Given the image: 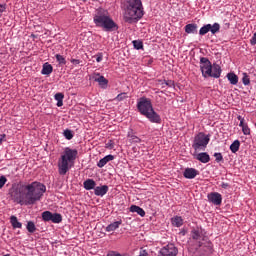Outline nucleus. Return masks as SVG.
I'll return each mask as SVG.
<instances>
[{
    "label": "nucleus",
    "instance_id": "obj_52",
    "mask_svg": "<svg viewBox=\"0 0 256 256\" xmlns=\"http://www.w3.org/2000/svg\"><path fill=\"white\" fill-rule=\"evenodd\" d=\"M148 255V253H147V251H142L140 254H139V256H147Z\"/></svg>",
    "mask_w": 256,
    "mask_h": 256
},
{
    "label": "nucleus",
    "instance_id": "obj_38",
    "mask_svg": "<svg viewBox=\"0 0 256 256\" xmlns=\"http://www.w3.org/2000/svg\"><path fill=\"white\" fill-rule=\"evenodd\" d=\"M106 149H115V142L113 140H108L105 143Z\"/></svg>",
    "mask_w": 256,
    "mask_h": 256
},
{
    "label": "nucleus",
    "instance_id": "obj_40",
    "mask_svg": "<svg viewBox=\"0 0 256 256\" xmlns=\"http://www.w3.org/2000/svg\"><path fill=\"white\" fill-rule=\"evenodd\" d=\"M5 183H7V178L5 176L0 177V189H3L5 186Z\"/></svg>",
    "mask_w": 256,
    "mask_h": 256
},
{
    "label": "nucleus",
    "instance_id": "obj_24",
    "mask_svg": "<svg viewBox=\"0 0 256 256\" xmlns=\"http://www.w3.org/2000/svg\"><path fill=\"white\" fill-rule=\"evenodd\" d=\"M122 221H116V222H113L111 224H109L107 227H106V231L108 233H111V231H115L116 229H119V225H121Z\"/></svg>",
    "mask_w": 256,
    "mask_h": 256
},
{
    "label": "nucleus",
    "instance_id": "obj_14",
    "mask_svg": "<svg viewBox=\"0 0 256 256\" xmlns=\"http://www.w3.org/2000/svg\"><path fill=\"white\" fill-rule=\"evenodd\" d=\"M199 175V170L195 168H185L183 171V177L185 179H195Z\"/></svg>",
    "mask_w": 256,
    "mask_h": 256
},
{
    "label": "nucleus",
    "instance_id": "obj_18",
    "mask_svg": "<svg viewBox=\"0 0 256 256\" xmlns=\"http://www.w3.org/2000/svg\"><path fill=\"white\" fill-rule=\"evenodd\" d=\"M83 185H84V189H86V191H91V189L96 188L97 182H95V180H93V179H87L86 181H84Z\"/></svg>",
    "mask_w": 256,
    "mask_h": 256
},
{
    "label": "nucleus",
    "instance_id": "obj_45",
    "mask_svg": "<svg viewBox=\"0 0 256 256\" xmlns=\"http://www.w3.org/2000/svg\"><path fill=\"white\" fill-rule=\"evenodd\" d=\"M250 45H256V32L253 34L252 38L250 39Z\"/></svg>",
    "mask_w": 256,
    "mask_h": 256
},
{
    "label": "nucleus",
    "instance_id": "obj_41",
    "mask_svg": "<svg viewBox=\"0 0 256 256\" xmlns=\"http://www.w3.org/2000/svg\"><path fill=\"white\" fill-rule=\"evenodd\" d=\"M7 11V5L5 4H0V17H3V13Z\"/></svg>",
    "mask_w": 256,
    "mask_h": 256
},
{
    "label": "nucleus",
    "instance_id": "obj_4",
    "mask_svg": "<svg viewBox=\"0 0 256 256\" xmlns=\"http://www.w3.org/2000/svg\"><path fill=\"white\" fill-rule=\"evenodd\" d=\"M137 109L141 115H144L151 123H161V116L153 109V104H151L150 99L145 97L140 98L137 103Z\"/></svg>",
    "mask_w": 256,
    "mask_h": 256
},
{
    "label": "nucleus",
    "instance_id": "obj_6",
    "mask_svg": "<svg viewBox=\"0 0 256 256\" xmlns=\"http://www.w3.org/2000/svg\"><path fill=\"white\" fill-rule=\"evenodd\" d=\"M200 70L202 73V77L207 79L209 75H211V71H213V64H211V61H209V58L207 57H201L200 58Z\"/></svg>",
    "mask_w": 256,
    "mask_h": 256
},
{
    "label": "nucleus",
    "instance_id": "obj_25",
    "mask_svg": "<svg viewBox=\"0 0 256 256\" xmlns=\"http://www.w3.org/2000/svg\"><path fill=\"white\" fill-rule=\"evenodd\" d=\"M185 32L188 34H196L197 33V24H187L185 26Z\"/></svg>",
    "mask_w": 256,
    "mask_h": 256
},
{
    "label": "nucleus",
    "instance_id": "obj_51",
    "mask_svg": "<svg viewBox=\"0 0 256 256\" xmlns=\"http://www.w3.org/2000/svg\"><path fill=\"white\" fill-rule=\"evenodd\" d=\"M166 85H168V87H171V85H173V81L168 80L165 82Z\"/></svg>",
    "mask_w": 256,
    "mask_h": 256
},
{
    "label": "nucleus",
    "instance_id": "obj_50",
    "mask_svg": "<svg viewBox=\"0 0 256 256\" xmlns=\"http://www.w3.org/2000/svg\"><path fill=\"white\" fill-rule=\"evenodd\" d=\"M247 124L245 123V120L240 121L239 127H245Z\"/></svg>",
    "mask_w": 256,
    "mask_h": 256
},
{
    "label": "nucleus",
    "instance_id": "obj_30",
    "mask_svg": "<svg viewBox=\"0 0 256 256\" xmlns=\"http://www.w3.org/2000/svg\"><path fill=\"white\" fill-rule=\"evenodd\" d=\"M239 147H241V142L239 140H235L230 145V151H232V153H237V151H239Z\"/></svg>",
    "mask_w": 256,
    "mask_h": 256
},
{
    "label": "nucleus",
    "instance_id": "obj_5",
    "mask_svg": "<svg viewBox=\"0 0 256 256\" xmlns=\"http://www.w3.org/2000/svg\"><path fill=\"white\" fill-rule=\"evenodd\" d=\"M209 135H205L203 132H199L193 140L192 148L195 151H205L207 149V145H209Z\"/></svg>",
    "mask_w": 256,
    "mask_h": 256
},
{
    "label": "nucleus",
    "instance_id": "obj_17",
    "mask_svg": "<svg viewBox=\"0 0 256 256\" xmlns=\"http://www.w3.org/2000/svg\"><path fill=\"white\" fill-rule=\"evenodd\" d=\"M191 237L194 241H198V245H199V243H201V241H205V236H203V234H201V231H199V229L192 230Z\"/></svg>",
    "mask_w": 256,
    "mask_h": 256
},
{
    "label": "nucleus",
    "instance_id": "obj_49",
    "mask_svg": "<svg viewBox=\"0 0 256 256\" xmlns=\"http://www.w3.org/2000/svg\"><path fill=\"white\" fill-rule=\"evenodd\" d=\"M221 187H222V189H227V187H229V184L223 182V183L221 184Z\"/></svg>",
    "mask_w": 256,
    "mask_h": 256
},
{
    "label": "nucleus",
    "instance_id": "obj_36",
    "mask_svg": "<svg viewBox=\"0 0 256 256\" xmlns=\"http://www.w3.org/2000/svg\"><path fill=\"white\" fill-rule=\"evenodd\" d=\"M127 99V93L123 92L118 94L115 98L114 101H125Z\"/></svg>",
    "mask_w": 256,
    "mask_h": 256
},
{
    "label": "nucleus",
    "instance_id": "obj_29",
    "mask_svg": "<svg viewBox=\"0 0 256 256\" xmlns=\"http://www.w3.org/2000/svg\"><path fill=\"white\" fill-rule=\"evenodd\" d=\"M50 221H52V223H61V221H63V216L59 213H52Z\"/></svg>",
    "mask_w": 256,
    "mask_h": 256
},
{
    "label": "nucleus",
    "instance_id": "obj_48",
    "mask_svg": "<svg viewBox=\"0 0 256 256\" xmlns=\"http://www.w3.org/2000/svg\"><path fill=\"white\" fill-rule=\"evenodd\" d=\"M5 137H7V135H5V134L1 135V137H0V145H1V143H3V141H5Z\"/></svg>",
    "mask_w": 256,
    "mask_h": 256
},
{
    "label": "nucleus",
    "instance_id": "obj_35",
    "mask_svg": "<svg viewBox=\"0 0 256 256\" xmlns=\"http://www.w3.org/2000/svg\"><path fill=\"white\" fill-rule=\"evenodd\" d=\"M242 83L243 85H246V86L251 84V80L249 78V75H247V73H243Z\"/></svg>",
    "mask_w": 256,
    "mask_h": 256
},
{
    "label": "nucleus",
    "instance_id": "obj_15",
    "mask_svg": "<svg viewBox=\"0 0 256 256\" xmlns=\"http://www.w3.org/2000/svg\"><path fill=\"white\" fill-rule=\"evenodd\" d=\"M108 191L109 186L107 185L97 186L96 188H94V195H96V197H103L107 195Z\"/></svg>",
    "mask_w": 256,
    "mask_h": 256
},
{
    "label": "nucleus",
    "instance_id": "obj_31",
    "mask_svg": "<svg viewBox=\"0 0 256 256\" xmlns=\"http://www.w3.org/2000/svg\"><path fill=\"white\" fill-rule=\"evenodd\" d=\"M26 229L28 233H35V231H37V227L35 226V223L33 221H29L27 223Z\"/></svg>",
    "mask_w": 256,
    "mask_h": 256
},
{
    "label": "nucleus",
    "instance_id": "obj_27",
    "mask_svg": "<svg viewBox=\"0 0 256 256\" xmlns=\"http://www.w3.org/2000/svg\"><path fill=\"white\" fill-rule=\"evenodd\" d=\"M54 99L57 101V107H63V99H65L63 93H56Z\"/></svg>",
    "mask_w": 256,
    "mask_h": 256
},
{
    "label": "nucleus",
    "instance_id": "obj_55",
    "mask_svg": "<svg viewBox=\"0 0 256 256\" xmlns=\"http://www.w3.org/2000/svg\"><path fill=\"white\" fill-rule=\"evenodd\" d=\"M81 1H83L85 3V1H87V0H81Z\"/></svg>",
    "mask_w": 256,
    "mask_h": 256
},
{
    "label": "nucleus",
    "instance_id": "obj_20",
    "mask_svg": "<svg viewBox=\"0 0 256 256\" xmlns=\"http://www.w3.org/2000/svg\"><path fill=\"white\" fill-rule=\"evenodd\" d=\"M226 77L231 85H237L239 83V76H237L234 72L228 73Z\"/></svg>",
    "mask_w": 256,
    "mask_h": 256
},
{
    "label": "nucleus",
    "instance_id": "obj_37",
    "mask_svg": "<svg viewBox=\"0 0 256 256\" xmlns=\"http://www.w3.org/2000/svg\"><path fill=\"white\" fill-rule=\"evenodd\" d=\"M55 57L60 65H65L67 63V61L65 60V57H63L62 55L56 54Z\"/></svg>",
    "mask_w": 256,
    "mask_h": 256
},
{
    "label": "nucleus",
    "instance_id": "obj_1",
    "mask_svg": "<svg viewBox=\"0 0 256 256\" xmlns=\"http://www.w3.org/2000/svg\"><path fill=\"white\" fill-rule=\"evenodd\" d=\"M47 191V187L41 182H32L27 185H20L10 190L12 199L20 205H35L41 201V197Z\"/></svg>",
    "mask_w": 256,
    "mask_h": 256
},
{
    "label": "nucleus",
    "instance_id": "obj_10",
    "mask_svg": "<svg viewBox=\"0 0 256 256\" xmlns=\"http://www.w3.org/2000/svg\"><path fill=\"white\" fill-rule=\"evenodd\" d=\"M178 253L179 250L175 245L168 244L159 251L158 256H177Z\"/></svg>",
    "mask_w": 256,
    "mask_h": 256
},
{
    "label": "nucleus",
    "instance_id": "obj_16",
    "mask_svg": "<svg viewBox=\"0 0 256 256\" xmlns=\"http://www.w3.org/2000/svg\"><path fill=\"white\" fill-rule=\"evenodd\" d=\"M128 143L130 145H137V143H141V138H139L135 133H133V130H130L127 134Z\"/></svg>",
    "mask_w": 256,
    "mask_h": 256
},
{
    "label": "nucleus",
    "instance_id": "obj_28",
    "mask_svg": "<svg viewBox=\"0 0 256 256\" xmlns=\"http://www.w3.org/2000/svg\"><path fill=\"white\" fill-rule=\"evenodd\" d=\"M195 159H197V161H209L210 157H209V154H207V152H202V153L196 154Z\"/></svg>",
    "mask_w": 256,
    "mask_h": 256
},
{
    "label": "nucleus",
    "instance_id": "obj_53",
    "mask_svg": "<svg viewBox=\"0 0 256 256\" xmlns=\"http://www.w3.org/2000/svg\"><path fill=\"white\" fill-rule=\"evenodd\" d=\"M238 121H245V118H242L241 116L237 117Z\"/></svg>",
    "mask_w": 256,
    "mask_h": 256
},
{
    "label": "nucleus",
    "instance_id": "obj_39",
    "mask_svg": "<svg viewBox=\"0 0 256 256\" xmlns=\"http://www.w3.org/2000/svg\"><path fill=\"white\" fill-rule=\"evenodd\" d=\"M242 132H243L245 135H251V129L249 128V126H248L247 124L242 127Z\"/></svg>",
    "mask_w": 256,
    "mask_h": 256
},
{
    "label": "nucleus",
    "instance_id": "obj_22",
    "mask_svg": "<svg viewBox=\"0 0 256 256\" xmlns=\"http://www.w3.org/2000/svg\"><path fill=\"white\" fill-rule=\"evenodd\" d=\"M94 81L99 83L100 87H107L109 80H107L104 76H100L97 74V77L94 78Z\"/></svg>",
    "mask_w": 256,
    "mask_h": 256
},
{
    "label": "nucleus",
    "instance_id": "obj_44",
    "mask_svg": "<svg viewBox=\"0 0 256 256\" xmlns=\"http://www.w3.org/2000/svg\"><path fill=\"white\" fill-rule=\"evenodd\" d=\"M214 157L216 161H221L223 159V155L221 153H214Z\"/></svg>",
    "mask_w": 256,
    "mask_h": 256
},
{
    "label": "nucleus",
    "instance_id": "obj_21",
    "mask_svg": "<svg viewBox=\"0 0 256 256\" xmlns=\"http://www.w3.org/2000/svg\"><path fill=\"white\" fill-rule=\"evenodd\" d=\"M130 213H137L140 217H145V210L137 205L130 206Z\"/></svg>",
    "mask_w": 256,
    "mask_h": 256
},
{
    "label": "nucleus",
    "instance_id": "obj_54",
    "mask_svg": "<svg viewBox=\"0 0 256 256\" xmlns=\"http://www.w3.org/2000/svg\"><path fill=\"white\" fill-rule=\"evenodd\" d=\"M202 163H207V161H202Z\"/></svg>",
    "mask_w": 256,
    "mask_h": 256
},
{
    "label": "nucleus",
    "instance_id": "obj_12",
    "mask_svg": "<svg viewBox=\"0 0 256 256\" xmlns=\"http://www.w3.org/2000/svg\"><path fill=\"white\" fill-rule=\"evenodd\" d=\"M208 201L213 205H221L223 203V196L218 192H211L208 194Z\"/></svg>",
    "mask_w": 256,
    "mask_h": 256
},
{
    "label": "nucleus",
    "instance_id": "obj_43",
    "mask_svg": "<svg viewBox=\"0 0 256 256\" xmlns=\"http://www.w3.org/2000/svg\"><path fill=\"white\" fill-rule=\"evenodd\" d=\"M96 61L97 63H101V61H103V53H98L96 54Z\"/></svg>",
    "mask_w": 256,
    "mask_h": 256
},
{
    "label": "nucleus",
    "instance_id": "obj_11",
    "mask_svg": "<svg viewBox=\"0 0 256 256\" xmlns=\"http://www.w3.org/2000/svg\"><path fill=\"white\" fill-rule=\"evenodd\" d=\"M198 249L203 251L202 253L203 256H209L213 253V245L211 244V242H206V243L199 242Z\"/></svg>",
    "mask_w": 256,
    "mask_h": 256
},
{
    "label": "nucleus",
    "instance_id": "obj_32",
    "mask_svg": "<svg viewBox=\"0 0 256 256\" xmlns=\"http://www.w3.org/2000/svg\"><path fill=\"white\" fill-rule=\"evenodd\" d=\"M53 213L51 211H44L42 213V219L43 221H51V217H52Z\"/></svg>",
    "mask_w": 256,
    "mask_h": 256
},
{
    "label": "nucleus",
    "instance_id": "obj_42",
    "mask_svg": "<svg viewBox=\"0 0 256 256\" xmlns=\"http://www.w3.org/2000/svg\"><path fill=\"white\" fill-rule=\"evenodd\" d=\"M113 159H115V156L107 155L104 158L100 159V161H113Z\"/></svg>",
    "mask_w": 256,
    "mask_h": 256
},
{
    "label": "nucleus",
    "instance_id": "obj_26",
    "mask_svg": "<svg viewBox=\"0 0 256 256\" xmlns=\"http://www.w3.org/2000/svg\"><path fill=\"white\" fill-rule=\"evenodd\" d=\"M171 223L174 227H181L183 225V218L181 216H175L171 219Z\"/></svg>",
    "mask_w": 256,
    "mask_h": 256
},
{
    "label": "nucleus",
    "instance_id": "obj_19",
    "mask_svg": "<svg viewBox=\"0 0 256 256\" xmlns=\"http://www.w3.org/2000/svg\"><path fill=\"white\" fill-rule=\"evenodd\" d=\"M53 73V66L49 64V62H46L43 64L41 74L42 75H51Z\"/></svg>",
    "mask_w": 256,
    "mask_h": 256
},
{
    "label": "nucleus",
    "instance_id": "obj_9",
    "mask_svg": "<svg viewBox=\"0 0 256 256\" xmlns=\"http://www.w3.org/2000/svg\"><path fill=\"white\" fill-rule=\"evenodd\" d=\"M75 167L74 161H59L58 162V173L59 175H67L68 171H71V168Z\"/></svg>",
    "mask_w": 256,
    "mask_h": 256
},
{
    "label": "nucleus",
    "instance_id": "obj_33",
    "mask_svg": "<svg viewBox=\"0 0 256 256\" xmlns=\"http://www.w3.org/2000/svg\"><path fill=\"white\" fill-rule=\"evenodd\" d=\"M63 135L68 141H71V139H73V131L69 129L64 130Z\"/></svg>",
    "mask_w": 256,
    "mask_h": 256
},
{
    "label": "nucleus",
    "instance_id": "obj_47",
    "mask_svg": "<svg viewBox=\"0 0 256 256\" xmlns=\"http://www.w3.org/2000/svg\"><path fill=\"white\" fill-rule=\"evenodd\" d=\"M71 63H72L73 65H79V63H81V60H79V59H72V60H71Z\"/></svg>",
    "mask_w": 256,
    "mask_h": 256
},
{
    "label": "nucleus",
    "instance_id": "obj_46",
    "mask_svg": "<svg viewBox=\"0 0 256 256\" xmlns=\"http://www.w3.org/2000/svg\"><path fill=\"white\" fill-rule=\"evenodd\" d=\"M106 165H107V161H99L97 163V167H100V168L105 167Z\"/></svg>",
    "mask_w": 256,
    "mask_h": 256
},
{
    "label": "nucleus",
    "instance_id": "obj_23",
    "mask_svg": "<svg viewBox=\"0 0 256 256\" xmlns=\"http://www.w3.org/2000/svg\"><path fill=\"white\" fill-rule=\"evenodd\" d=\"M10 223H11L13 229H21V227H23V224H21V222H19V220L16 218V216L10 217Z\"/></svg>",
    "mask_w": 256,
    "mask_h": 256
},
{
    "label": "nucleus",
    "instance_id": "obj_7",
    "mask_svg": "<svg viewBox=\"0 0 256 256\" xmlns=\"http://www.w3.org/2000/svg\"><path fill=\"white\" fill-rule=\"evenodd\" d=\"M221 30V25L219 23H214L212 24H206L204 26H202L199 30V35L203 36V35H207V33H212V35H216V33H219V31Z\"/></svg>",
    "mask_w": 256,
    "mask_h": 256
},
{
    "label": "nucleus",
    "instance_id": "obj_13",
    "mask_svg": "<svg viewBox=\"0 0 256 256\" xmlns=\"http://www.w3.org/2000/svg\"><path fill=\"white\" fill-rule=\"evenodd\" d=\"M223 70L221 69V66L217 63H214L212 65V70H210V74L208 77H213L214 79H219L221 77V73Z\"/></svg>",
    "mask_w": 256,
    "mask_h": 256
},
{
    "label": "nucleus",
    "instance_id": "obj_34",
    "mask_svg": "<svg viewBox=\"0 0 256 256\" xmlns=\"http://www.w3.org/2000/svg\"><path fill=\"white\" fill-rule=\"evenodd\" d=\"M134 49H137L139 51L140 49H143V42L141 40H134L133 42Z\"/></svg>",
    "mask_w": 256,
    "mask_h": 256
},
{
    "label": "nucleus",
    "instance_id": "obj_3",
    "mask_svg": "<svg viewBox=\"0 0 256 256\" xmlns=\"http://www.w3.org/2000/svg\"><path fill=\"white\" fill-rule=\"evenodd\" d=\"M93 21L96 27H100L103 31L111 32L119 29L117 23H115L113 18L109 15V11L105 9H98L94 15Z\"/></svg>",
    "mask_w": 256,
    "mask_h": 256
},
{
    "label": "nucleus",
    "instance_id": "obj_8",
    "mask_svg": "<svg viewBox=\"0 0 256 256\" xmlns=\"http://www.w3.org/2000/svg\"><path fill=\"white\" fill-rule=\"evenodd\" d=\"M77 157H79V151L70 147H66L61 155L62 161H75Z\"/></svg>",
    "mask_w": 256,
    "mask_h": 256
},
{
    "label": "nucleus",
    "instance_id": "obj_2",
    "mask_svg": "<svg viewBox=\"0 0 256 256\" xmlns=\"http://www.w3.org/2000/svg\"><path fill=\"white\" fill-rule=\"evenodd\" d=\"M145 10L143 9V2L141 0H128L124 9L123 19L125 23H137L143 19Z\"/></svg>",
    "mask_w": 256,
    "mask_h": 256
}]
</instances>
